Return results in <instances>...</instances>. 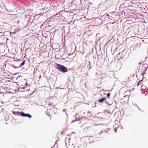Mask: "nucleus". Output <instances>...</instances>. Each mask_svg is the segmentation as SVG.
Returning <instances> with one entry per match:
<instances>
[{
  "label": "nucleus",
  "instance_id": "1",
  "mask_svg": "<svg viewBox=\"0 0 148 148\" xmlns=\"http://www.w3.org/2000/svg\"><path fill=\"white\" fill-rule=\"evenodd\" d=\"M57 69L59 71L62 73H65L67 71V68L60 64L57 65Z\"/></svg>",
  "mask_w": 148,
  "mask_h": 148
},
{
  "label": "nucleus",
  "instance_id": "2",
  "mask_svg": "<svg viewBox=\"0 0 148 148\" xmlns=\"http://www.w3.org/2000/svg\"><path fill=\"white\" fill-rule=\"evenodd\" d=\"M13 113L15 115H16L17 114L18 115L19 114L22 116H23L25 117H28L29 118H31L32 117V116L28 114H25L23 112H13Z\"/></svg>",
  "mask_w": 148,
  "mask_h": 148
},
{
  "label": "nucleus",
  "instance_id": "3",
  "mask_svg": "<svg viewBox=\"0 0 148 148\" xmlns=\"http://www.w3.org/2000/svg\"><path fill=\"white\" fill-rule=\"evenodd\" d=\"M106 100V97H103L98 100V102L99 103H102Z\"/></svg>",
  "mask_w": 148,
  "mask_h": 148
},
{
  "label": "nucleus",
  "instance_id": "4",
  "mask_svg": "<svg viewBox=\"0 0 148 148\" xmlns=\"http://www.w3.org/2000/svg\"><path fill=\"white\" fill-rule=\"evenodd\" d=\"M124 95V97H127L128 98L130 96V92L129 91H126L125 92Z\"/></svg>",
  "mask_w": 148,
  "mask_h": 148
},
{
  "label": "nucleus",
  "instance_id": "5",
  "mask_svg": "<svg viewBox=\"0 0 148 148\" xmlns=\"http://www.w3.org/2000/svg\"><path fill=\"white\" fill-rule=\"evenodd\" d=\"M141 88L142 91L145 92V90L146 89V86L144 85H143L141 86Z\"/></svg>",
  "mask_w": 148,
  "mask_h": 148
},
{
  "label": "nucleus",
  "instance_id": "6",
  "mask_svg": "<svg viewBox=\"0 0 148 148\" xmlns=\"http://www.w3.org/2000/svg\"><path fill=\"white\" fill-rule=\"evenodd\" d=\"M142 84V80H140L138 82V84H137V86H138L139 84H140V85H141Z\"/></svg>",
  "mask_w": 148,
  "mask_h": 148
},
{
  "label": "nucleus",
  "instance_id": "7",
  "mask_svg": "<svg viewBox=\"0 0 148 148\" xmlns=\"http://www.w3.org/2000/svg\"><path fill=\"white\" fill-rule=\"evenodd\" d=\"M25 61H23V62L21 63V65H24L25 64Z\"/></svg>",
  "mask_w": 148,
  "mask_h": 148
},
{
  "label": "nucleus",
  "instance_id": "8",
  "mask_svg": "<svg viewBox=\"0 0 148 148\" xmlns=\"http://www.w3.org/2000/svg\"><path fill=\"white\" fill-rule=\"evenodd\" d=\"M110 93H108L107 94V97H108V98H109V97H110Z\"/></svg>",
  "mask_w": 148,
  "mask_h": 148
},
{
  "label": "nucleus",
  "instance_id": "9",
  "mask_svg": "<svg viewBox=\"0 0 148 148\" xmlns=\"http://www.w3.org/2000/svg\"><path fill=\"white\" fill-rule=\"evenodd\" d=\"M51 148H52V147H51Z\"/></svg>",
  "mask_w": 148,
  "mask_h": 148
}]
</instances>
